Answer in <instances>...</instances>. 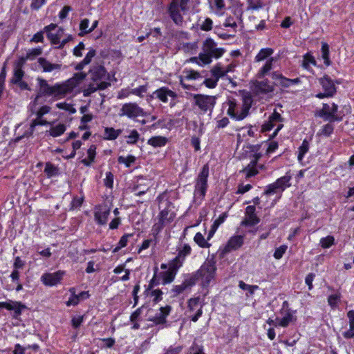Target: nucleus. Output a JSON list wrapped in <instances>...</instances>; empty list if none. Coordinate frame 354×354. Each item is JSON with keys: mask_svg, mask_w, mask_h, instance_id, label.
<instances>
[{"mask_svg": "<svg viewBox=\"0 0 354 354\" xmlns=\"http://www.w3.org/2000/svg\"><path fill=\"white\" fill-rule=\"evenodd\" d=\"M86 76V73L82 72L77 73L66 81L55 83L53 85L48 84L46 80L38 77L36 86L37 94L34 100V104H37L39 99L43 97H51L53 100L64 98L83 82Z\"/></svg>", "mask_w": 354, "mask_h": 354, "instance_id": "1", "label": "nucleus"}, {"mask_svg": "<svg viewBox=\"0 0 354 354\" xmlns=\"http://www.w3.org/2000/svg\"><path fill=\"white\" fill-rule=\"evenodd\" d=\"M253 102L252 96L249 92H243L239 101L235 98H229L225 103L227 106V114L236 120H242L247 117Z\"/></svg>", "mask_w": 354, "mask_h": 354, "instance_id": "2", "label": "nucleus"}, {"mask_svg": "<svg viewBox=\"0 0 354 354\" xmlns=\"http://www.w3.org/2000/svg\"><path fill=\"white\" fill-rule=\"evenodd\" d=\"M225 50L222 48H217L216 44L211 38L205 39L203 44L202 52L198 57H194L190 59L192 62H196L201 65L209 64L212 62V58L221 57Z\"/></svg>", "mask_w": 354, "mask_h": 354, "instance_id": "3", "label": "nucleus"}, {"mask_svg": "<svg viewBox=\"0 0 354 354\" xmlns=\"http://www.w3.org/2000/svg\"><path fill=\"white\" fill-rule=\"evenodd\" d=\"M216 270L215 262L212 260H207L203 263L200 269L191 277L195 278L196 281H201L202 286L206 287L214 279Z\"/></svg>", "mask_w": 354, "mask_h": 354, "instance_id": "4", "label": "nucleus"}, {"mask_svg": "<svg viewBox=\"0 0 354 354\" xmlns=\"http://www.w3.org/2000/svg\"><path fill=\"white\" fill-rule=\"evenodd\" d=\"M189 0H172L168 8L169 17L177 26H182L183 17L182 12L187 10Z\"/></svg>", "mask_w": 354, "mask_h": 354, "instance_id": "5", "label": "nucleus"}, {"mask_svg": "<svg viewBox=\"0 0 354 354\" xmlns=\"http://www.w3.org/2000/svg\"><path fill=\"white\" fill-rule=\"evenodd\" d=\"M318 82L322 86V92L318 93L315 96L319 99L325 97H333L337 93L336 84H339L338 80L334 82L328 75L318 79Z\"/></svg>", "mask_w": 354, "mask_h": 354, "instance_id": "6", "label": "nucleus"}, {"mask_svg": "<svg viewBox=\"0 0 354 354\" xmlns=\"http://www.w3.org/2000/svg\"><path fill=\"white\" fill-rule=\"evenodd\" d=\"M194 104L198 107L203 113H211L216 104V97L202 94L194 95Z\"/></svg>", "mask_w": 354, "mask_h": 354, "instance_id": "7", "label": "nucleus"}, {"mask_svg": "<svg viewBox=\"0 0 354 354\" xmlns=\"http://www.w3.org/2000/svg\"><path fill=\"white\" fill-rule=\"evenodd\" d=\"M209 176V165L205 164L200 171L195 185V195L204 197L207 188V178Z\"/></svg>", "mask_w": 354, "mask_h": 354, "instance_id": "8", "label": "nucleus"}, {"mask_svg": "<svg viewBox=\"0 0 354 354\" xmlns=\"http://www.w3.org/2000/svg\"><path fill=\"white\" fill-rule=\"evenodd\" d=\"M337 113L338 106L336 104H324L322 109L319 111L318 115L325 121H329L330 122L341 121L342 118L339 116Z\"/></svg>", "mask_w": 354, "mask_h": 354, "instance_id": "9", "label": "nucleus"}, {"mask_svg": "<svg viewBox=\"0 0 354 354\" xmlns=\"http://www.w3.org/2000/svg\"><path fill=\"white\" fill-rule=\"evenodd\" d=\"M120 116H127L130 119H135L139 116L146 115V113L143 109L140 107L138 104L135 102H129L124 104L119 113Z\"/></svg>", "mask_w": 354, "mask_h": 354, "instance_id": "10", "label": "nucleus"}, {"mask_svg": "<svg viewBox=\"0 0 354 354\" xmlns=\"http://www.w3.org/2000/svg\"><path fill=\"white\" fill-rule=\"evenodd\" d=\"M282 121V118L278 112L274 111L272 114L269 117L268 120L261 127L262 132H267L270 131L274 126H277L274 133L270 136L274 138L277 136L279 130L283 127V124L280 122Z\"/></svg>", "mask_w": 354, "mask_h": 354, "instance_id": "11", "label": "nucleus"}, {"mask_svg": "<svg viewBox=\"0 0 354 354\" xmlns=\"http://www.w3.org/2000/svg\"><path fill=\"white\" fill-rule=\"evenodd\" d=\"M88 75L93 82H108L109 75L105 68L99 64H93L88 71Z\"/></svg>", "mask_w": 354, "mask_h": 354, "instance_id": "12", "label": "nucleus"}, {"mask_svg": "<svg viewBox=\"0 0 354 354\" xmlns=\"http://www.w3.org/2000/svg\"><path fill=\"white\" fill-rule=\"evenodd\" d=\"M65 274V272L58 270L53 273H44L41 277V281L47 286H53L59 283Z\"/></svg>", "mask_w": 354, "mask_h": 354, "instance_id": "13", "label": "nucleus"}, {"mask_svg": "<svg viewBox=\"0 0 354 354\" xmlns=\"http://www.w3.org/2000/svg\"><path fill=\"white\" fill-rule=\"evenodd\" d=\"M150 97L157 98L162 102L167 103L169 101V97L175 100L177 97V94L169 88L162 86L153 92Z\"/></svg>", "mask_w": 354, "mask_h": 354, "instance_id": "14", "label": "nucleus"}, {"mask_svg": "<svg viewBox=\"0 0 354 354\" xmlns=\"http://www.w3.org/2000/svg\"><path fill=\"white\" fill-rule=\"evenodd\" d=\"M260 222V218L256 214L254 205H249L245 208V218L241 222L243 226H254Z\"/></svg>", "mask_w": 354, "mask_h": 354, "instance_id": "15", "label": "nucleus"}, {"mask_svg": "<svg viewBox=\"0 0 354 354\" xmlns=\"http://www.w3.org/2000/svg\"><path fill=\"white\" fill-rule=\"evenodd\" d=\"M1 308L13 310V317L17 319L21 315L22 310L26 308V306L20 301L9 300L6 302H0Z\"/></svg>", "mask_w": 354, "mask_h": 354, "instance_id": "16", "label": "nucleus"}, {"mask_svg": "<svg viewBox=\"0 0 354 354\" xmlns=\"http://www.w3.org/2000/svg\"><path fill=\"white\" fill-rule=\"evenodd\" d=\"M180 268V267L174 263L170 261L169 263L168 270L160 273L162 279V283L165 285L171 283L174 281L177 271Z\"/></svg>", "mask_w": 354, "mask_h": 354, "instance_id": "17", "label": "nucleus"}, {"mask_svg": "<svg viewBox=\"0 0 354 354\" xmlns=\"http://www.w3.org/2000/svg\"><path fill=\"white\" fill-rule=\"evenodd\" d=\"M195 283V278L189 277L185 279L180 285H176L173 286V288L171 290V292L172 293L171 297H176L187 290H190Z\"/></svg>", "mask_w": 354, "mask_h": 354, "instance_id": "18", "label": "nucleus"}, {"mask_svg": "<svg viewBox=\"0 0 354 354\" xmlns=\"http://www.w3.org/2000/svg\"><path fill=\"white\" fill-rule=\"evenodd\" d=\"M192 248L188 244H183L181 248L178 250V255L171 261L181 267L185 261L187 256L191 254Z\"/></svg>", "mask_w": 354, "mask_h": 354, "instance_id": "19", "label": "nucleus"}, {"mask_svg": "<svg viewBox=\"0 0 354 354\" xmlns=\"http://www.w3.org/2000/svg\"><path fill=\"white\" fill-rule=\"evenodd\" d=\"M171 308L170 306H166L160 308V312L157 313L155 316L149 318V320L153 322L155 324H163L166 322V317L170 313Z\"/></svg>", "mask_w": 354, "mask_h": 354, "instance_id": "20", "label": "nucleus"}, {"mask_svg": "<svg viewBox=\"0 0 354 354\" xmlns=\"http://www.w3.org/2000/svg\"><path fill=\"white\" fill-rule=\"evenodd\" d=\"M110 214V209L106 205H100L95 212V219L100 225L106 223Z\"/></svg>", "mask_w": 354, "mask_h": 354, "instance_id": "21", "label": "nucleus"}, {"mask_svg": "<svg viewBox=\"0 0 354 354\" xmlns=\"http://www.w3.org/2000/svg\"><path fill=\"white\" fill-rule=\"evenodd\" d=\"M111 84L109 82H95L90 83L86 88L83 89L82 93L84 97H88L97 90H104Z\"/></svg>", "mask_w": 354, "mask_h": 354, "instance_id": "22", "label": "nucleus"}, {"mask_svg": "<svg viewBox=\"0 0 354 354\" xmlns=\"http://www.w3.org/2000/svg\"><path fill=\"white\" fill-rule=\"evenodd\" d=\"M244 237L241 235H236L231 237L224 248L225 252H230L241 248L243 244Z\"/></svg>", "mask_w": 354, "mask_h": 354, "instance_id": "23", "label": "nucleus"}, {"mask_svg": "<svg viewBox=\"0 0 354 354\" xmlns=\"http://www.w3.org/2000/svg\"><path fill=\"white\" fill-rule=\"evenodd\" d=\"M38 63L42 68L43 72L45 73H50L53 71H60L62 68V64H53L44 57H39L38 59Z\"/></svg>", "mask_w": 354, "mask_h": 354, "instance_id": "24", "label": "nucleus"}, {"mask_svg": "<svg viewBox=\"0 0 354 354\" xmlns=\"http://www.w3.org/2000/svg\"><path fill=\"white\" fill-rule=\"evenodd\" d=\"M260 157V153L255 154L250 164L243 169V172H245L247 178L254 176L258 173L256 166Z\"/></svg>", "mask_w": 354, "mask_h": 354, "instance_id": "25", "label": "nucleus"}, {"mask_svg": "<svg viewBox=\"0 0 354 354\" xmlns=\"http://www.w3.org/2000/svg\"><path fill=\"white\" fill-rule=\"evenodd\" d=\"M274 90L273 86L270 85L267 80L259 82L255 85V91L257 93H269Z\"/></svg>", "mask_w": 354, "mask_h": 354, "instance_id": "26", "label": "nucleus"}, {"mask_svg": "<svg viewBox=\"0 0 354 354\" xmlns=\"http://www.w3.org/2000/svg\"><path fill=\"white\" fill-rule=\"evenodd\" d=\"M50 123L48 122V121L45 120H41V118H38L37 117L36 119L33 120L30 124V128H29V130L26 131L24 135L18 138V140L21 139V138H24V137H29V136H31L35 131V128L36 126L37 125H47V124H50Z\"/></svg>", "mask_w": 354, "mask_h": 354, "instance_id": "27", "label": "nucleus"}, {"mask_svg": "<svg viewBox=\"0 0 354 354\" xmlns=\"http://www.w3.org/2000/svg\"><path fill=\"white\" fill-rule=\"evenodd\" d=\"M271 76L272 78L275 81L277 86H280L283 88L289 87V78L284 77L281 73L278 72H273Z\"/></svg>", "mask_w": 354, "mask_h": 354, "instance_id": "28", "label": "nucleus"}, {"mask_svg": "<svg viewBox=\"0 0 354 354\" xmlns=\"http://www.w3.org/2000/svg\"><path fill=\"white\" fill-rule=\"evenodd\" d=\"M175 214L171 212L169 213L167 209H162L158 216V221L166 225L167 224L173 221Z\"/></svg>", "mask_w": 354, "mask_h": 354, "instance_id": "29", "label": "nucleus"}, {"mask_svg": "<svg viewBox=\"0 0 354 354\" xmlns=\"http://www.w3.org/2000/svg\"><path fill=\"white\" fill-rule=\"evenodd\" d=\"M274 57H270L268 59H267L265 64L263 66V67L258 72V77L262 78L266 75H267L272 69V63L274 61Z\"/></svg>", "mask_w": 354, "mask_h": 354, "instance_id": "30", "label": "nucleus"}, {"mask_svg": "<svg viewBox=\"0 0 354 354\" xmlns=\"http://www.w3.org/2000/svg\"><path fill=\"white\" fill-rule=\"evenodd\" d=\"M167 139L163 136H153L148 140L147 143L154 147H161L166 145Z\"/></svg>", "mask_w": 354, "mask_h": 354, "instance_id": "31", "label": "nucleus"}, {"mask_svg": "<svg viewBox=\"0 0 354 354\" xmlns=\"http://www.w3.org/2000/svg\"><path fill=\"white\" fill-rule=\"evenodd\" d=\"M274 53V50L271 48H265L260 50L259 53L255 57L256 62H261L270 56H271Z\"/></svg>", "mask_w": 354, "mask_h": 354, "instance_id": "32", "label": "nucleus"}, {"mask_svg": "<svg viewBox=\"0 0 354 354\" xmlns=\"http://www.w3.org/2000/svg\"><path fill=\"white\" fill-rule=\"evenodd\" d=\"M121 129H117L112 127H106L104 129V136L108 140H115L122 133Z\"/></svg>", "mask_w": 354, "mask_h": 354, "instance_id": "33", "label": "nucleus"}, {"mask_svg": "<svg viewBox=\"0 0 354 354\" xmlns=\"http://www.w3.org/2000/svg\"><path fill=\"white\" fill-rule=\"evenodd\" d=\"M66 127L64 124H59L52 127L49 130V134L53 137H58L62 135L66 131Z\"/></svg>", "mask_w": 354, "mask_h": 354, "instance_id": "34", "label": "nucleus"}, {"mask_svg": "<svg viewBox=\"0 0 354 354\" xmlns=\"http://www.w3.org/2000/svg\"><path fill=\"white\" fill-rule=\"evenodd\" d=\"M44 173L48 178L55 176L58 174V168L50 162L46 163Z\"/></svg>", "mask_w": 354, "mask_h": 354, "instance_id": "35", "label": "nucleus"}, {"mask_svg": "<svg viewBox=\"0 0 354 354\" xmlns=\"http://www.w3.org/2000/svg\"><path fill=\"white\" fill-rule=\"evenodd\" d=\"M293 319L294 317L292 315L288 312L282 319H276L277 322L276 323L275 326L278 325L282 327H287L289 324L293 321Z\"/></svg>", "mask_w": 354, "mask_h": 354, "instance_id": "36", "label": "nucleus"}, {"mask_svg": "<svg viewBox=\"0 0 354 354\" xmlns=\"http://www.w3.org/2000/svg\"><path fill=\"white\" fill-rule=\"evenodd\" d=\"M321 52H322V57L324 59V64L327 66H330L331 64V62L329 58L330 52H329V46L328 45V44H326L325 42L322 43Z\"/></svg>", "mask_w": 354, "mask_h": 354, "instance_id": "37", "label": "nucleus"}, {"mask_svg": "<svg viewBox=\"0 0 354 354\" xmlns=\"http://www.w3.org/2000/svg\"><path fill=\"white\" fill-rule=\"evenodd\" d=\"M196 243H197L201 248H208L211 244L209 243L204 238L203 235L201 232H197L194 238Z\"/></svg>", "mask_w": 354, "mask_h": 354, "instance_id": "38", "label": "nucleus"}, {"mask_svg": "<svg viewBox=\"0 0 354 354\" xmlns=\"http://www.w3.org/2000/svg\"><path fill=\"white\" fill-rule=\"evenodd\" d=\"M290 180V176H284L276 180L275 185H277L281 191H283L286 187L290 186L288 184Z\"/></svg>", "mask_w": 354, "mask_h": 354, "instance_id": "39", "label": "nucleus"}, {"mask_svg": "<svg viewBox=\"0 0 354 354\" xmlns=\"http://www.w3.org/2000/svg\"><path fill=\"white\" fill-rule=\"evenodd\" d=\"M211 72L213 77L217 80H218L219 77L226 75L225 68L221 66V64H217L216 66H214L211 70Z\"/></svg>", "mask_w": 354, "mask_h": 354, "instance_id": "40", "label": "nucleus"}, {"mask_svg": "<svg viewBox=\"0 0 354 354\" xmlns=\"http://www.w3.org/2000/svg\"><path fill=\"white\" fill-rule=\"evenodd\" d=\"M310 64H312L313 66L316 65V61L314 58V57L310 55V53H306L304 56L302 66L308 70L310 67Z\"/></svg>", "mask_w": 354, "mask_h": 354, "instance_id": "41", "label": "nucleus"}, {"mask_svg": "<svg viewBox=\"0 0 354 354\" xmlns=\"http://www.w3.org/2000/svg\"><path fill=\"white\" fill-rule=\"evenodd\" d=\"M132 236V234H125L124 235H123L120 238L118 245L113 249V252H118L121 248L125 247L127 244L128 239Z\"/></svg>", "mask_w": 354, "mask_h": 354, "instance_id": "42", "label": "nucleus"}, {"mask_svg": "<svg viewBox=\"0 0 354 354\" xmlns=\"http://www.w3.org/2000/svg\"><path fill=\"white\" fill-rule=\"evenodd\" d=\"M127 142L130 145H134L140 138V134L136 129L130 131L129 135L127 136Z\"/></svg>", "mask_w": 354, "mask_h": 354, "instance_id": "43", "label": "nucleus"}, {"mask_svg": "<svg viewBox=\"0 0 354 354\" xmlns=\"http://www.w3.org/2000/svg\"><path fill=\"white\" fill-rule=\"evenodd\" d=\"M309 149V143L306 140L302 142L301 145L299 147L298 160L301 161L304 155L308 152Z\"/></svg>", "mask_w": 354, "mask_h": 354, "instance_id": "44", "label": "nucleus"}, {"mask_svg": "<svg viewBox=\"0 0 354 354\" xmlns=\"http://www.w3.org/2000/svg\"><path fill=\"white\" fill-rule=\"evenodd\" d=\"M24 76V71L21 68L13 69V76L10 80L12 84L17 82L23 79Z\"/></svg>", "mask_w": 354, "mask_h": 354, "instance_id": "45", "label": "nucleus"}, {"mask_svg": "<svg viewBox=\"0 0 354 354\" xmlns=\"http://www.w3.org/2000/svg\"><path fill=\"white\" fill-rule=\"evenodd\" d=\"M42 53V49L40 47L32 48L28 50L26 55L27 59H33L36 57L40 55Z\"/></svg>", "mask_w": 354, "mask_h": 354, "instance_id": "46", "label": "nucleus"}, {"mask_svg": "<svg viewBox=\"0 0 354 354\" xmlns=\"http://www.w3.org/2000/svg\"><path fill=\"white\" fill-rule=\"evenodd\" d=\"M69 291L71 293V297L69 298L68 301L66 302V306H75L78 304L80 302L79 298L77 295L75 294V290L74 288H70Z\"/></svg>", "mask_w": 354, "mask_h": 354, "instance_id": "47", "label": "nucleus"}, {"mask_svg": "<svg viewBox=\"0 0 354 354\" xmlns=\"http://www.w3.org/2000/svg\"><path fill=\"white\" fill-rule=\"evenodd\" d=\"M335 239L333 236H328L320 240V245L323 248H328L334 244Z\"/></svg>", "mask_w": 354, "mask_h": 354, "instance_id": "48", "label": "nucleus"}, {"mask_svg": "<svg viewBox=\"0 0 354 354\" xmlns=\"http://www.w3.org/2000/svg\"><path fill=\"white\" fill-rule=\"evenodd\" d=\"M118 161L119 163L124 164L126 167H129L136 161V158L131 155H129L127 157L120 156Z\"/></svg>", "mask_w": 354, "mask_h": 354, "instance_id": "49", "label": "nucleus"}, {"mask_svg": "<svg viewBox=\"0 0 354 354\" xmlns=\"http://www.w3.org/2000/svg\"><path fill=\"white\" fill-rule=\"evenodd\" d=\"M334 130V126L331 123H328L323 126L322 129L320 130L319 133V135H323L325 136H329L332 134Z\"/></svg>", "mask_w": 354, "mask_h": 354, "instance_id": "50", "label": "nucleus"}, {"mask_svg": "<svg viewBox=\"0 0 354 354\" xmlns=\"http://www.w3.org/2000/svg\"><path fill=\"white\" fill-rule=\"evenodd\" d=\"M239 287L245 290H248L250 295L254 294V291L259 288L258 286H251L246 284L243 281H240L239 283Z\"/></svg>", "mask_w": 354, "mask_h": 354, "instance_id": "51", "label": "nucleus"}, {"mask_svg": "<svg viewBox=\"0 0 354 354\" xmlns=\"http://www.w3.org/2000/svg\"><path fill=\"white\" fill-rule=\"evenodd\" d=\"M56 107L59 109H63L68 111L70 113H75L76 112V109L73 106V105L70 104H67L66 102H60L56 104Z\"/></svg>", "mask_w": 354, "mask_h": 354, "instance_id": "52", "label": "nucleus"}, {"mask_svg": "<svg viewBox=\"0 0 354 354\" xmlns=\"http://www.w3.org/2000/svg\"><path fill=\"white\" fill-rule=\"evenodd\" d=\"M147 91V85L140 86L138 88H133L130 91L131 94L138 95L139 97H143V93H145Z\"/></svg>", "mask_w": 354, "mask_h": 354, "instance_id": "53", "label": "nucleus"}, {"mask_svg": "<svg viewBox=\"0 0 354 354\" xmlns=\"http://www.w3.org/2000/svg\"><path fill=\"white\" fill-rule=\"evenodd\" d=\"M227 217V215L225 213L221 214V216H219V217L218 218H216L215 220V221L214 222L213 225H212V232H214L216 229L218 228V227L224 222V221L225 220Z\"/></svg>", "mask_w": 354, "mask_h": 354, "instance_id": "54", "label": "nucleus"}, {"mask_svg": "<svg viewBox=\"0 0 354 354\" xmlns=\"http://www.w3.org/2000/svg\"><path fill=\"white\" fill-rule=\"evenodd\" d=\"M287 248L288 247L286 245H281L279 248H277L274 253V257L276 259H281L286 252Z\"/></svg>", "mask_w": 354, "mask_h": 354, "instance_id": "55", "label": "nucleus"}, {"mask_svg": "<svg viewBox=\"0 0 354 354\" xmlns=\"http://www.w3.org/2000/svg\"><path fill=\"white\" fill-rule=\"evenodd\" d=\"M212 20L210 18H206L200 25L201 29L204 31H209L212 28Z\"/></svg>", "mask_w": 354, "mask_h": 354, "instance_id": "56", "label": "nucleus"}, {"mask_svg": "<svg viewBox=\"0 0 354 354\" xmlns=\"http://www.w3.org/2000/svg\"><path fill=\"white\" fill-rule=\"evenodd\" d=\"M187 75L185 78L186 80H198L201 77L200 73L195 71L194 70H190L186 72Z\"/></svg>", "mask_w": 354, "mask_h": 354, "instance_id": "57", "label": "nucleus"}, {"mask_svg": "<svg viewBox=\"0 0 354 354\" xmlns=\"http://www.w3.org/2000/svg\"><path fill=\"white\" fill-rule=\"evenodd\" d=\"M47 37L50 40V41L54 44H58L60 43L61 34L59 32H57L56 34L53 32H48L47 34Z\"/></svg>", "mask_w": 354, "mask_h": 354, "instance_id": "58", "label": "nucleus"}, {"mask_svg": "<svg viewBox=\"0 0 354 354\" xmlns=\"http://www.w3.org/2000/svg\"><path fill=\"white\" fill-rule=\"evenodd\" d=\"M165 226V225L160 221L156 223L152 227V233L153 236L156 237V236L162 230Z\"/></svg>", "mask_w": 354, "mask_h": 354, "instance_id": "59", "label": "nucleus"}, {"mask_svg": "<svg viewBox=\"0 0 354 354\" xmlns=\"http://www.w3.org/2000/svg\"><path fill=\"white\" fill-rule=\"evenodd\" d=\"M83 321H84L83 315L74 316V317H73V318L71 319V324L73 328H77L82 324Z\"/></svg>", "mask_w": 354, "mask_h": 354, "instance_id": "60", "label": "nucleus"}, {"mask_svg": "<svg viewBox=\"0 0 354 354\" xmlns=\"http://www.w3.org/2000/svg\"><path fill=\"white\" fill-rule=\"evenodd\" d=\"M339 300V296L336 294L331 295L328 298V304L332 308H335L337 306Z\"/></svg>", "mask_w": 354, "mask_h": 354, "instance_id": "61", "label": "nucleus"}, {"mask_svg": "<svg viewBox=\"0 0 354 354\" xmlns=\"http://www.w3.org/2000/svg\"><path fill=\"white\" fill-rule=\"evenodd\" d=\"M50 111V107L47 105L42 106L37 112L36 115L38 118H41L42 116Z\"/></svg>", "mask_w": 354, "mask_h": 354, "instance_id": "62", "label": "nucleus"}, {"mask_svg": "<svg viewBox=\"0 0 354 354\" xmlns=\"http://www.w3.org/2000/svg\"><path fill=\"white\" fill-rule=\"evenodd\" d=\"M95 50L93 48L90 49V50L88 52V53L83 59L84 63L88 65L91 62L92 59L95 57Z\"/></svg>", "mask_w": 354, "mask_h": 354, "instance_id": "63", "label": "nucleus"}, {"mask_svg": "<svg viewBox=\"0 0 354 354\" xmlns=\"http://www.w3.org/2000/svg\"><path fill=\"white\" fill-rule=\"evenodd\" d=\"M183 347L180 346L174 347L171 346L167 350L165 354H180L182 351Z\"/></svg>", "mask_w": 354, "mask_h": 354, "instance_id": "64", "label": "nucleus"}]
</instances>
